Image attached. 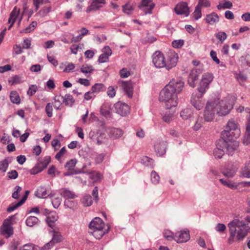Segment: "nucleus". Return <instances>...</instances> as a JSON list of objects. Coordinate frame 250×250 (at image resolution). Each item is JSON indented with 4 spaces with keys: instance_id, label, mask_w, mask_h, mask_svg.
I'll return each mask as SVG.
<instances>
[{
    "instance_id": "obj_1",
    "label": "nucleus",
    "mask_w": 250,
    "mask_h": 250,
    "mask_svg": "<svg viewBox=\"0 0 250 250\" xmlns=\"http://www.w3.org/2000/svg\"><path fill=\"white\" fill-rule=\"evenodd\" d=\"M234 98L228 96L221 101L217 99L208 102L204 112L205 120L208 122L211 121L213 119L215 111L220 115L228 114L234 104Z\"/></svg>"
},
{
    "instance_id": "obj_2",
    "label": "nucleus",
    "mask_w": 250,
    "mask_h": 250,
    "mask_svg": "<svg viewBox=\"0 0 250 250\" xmlns=\"http://www.w3.org/2000/svg\"><path fill=\"white\" fill-rule=\"evenodd\" d=\"M240 134V130L238 128V125L234 121H229L228 123L226 129L222 131L221 137L223 140V143H227L230 142L231 144H228L227 149L229 151L230 150L236 149L239 146V143L235 140Z\"/></svg>"
},
{
    "instance_id": "obj_3",
    "label": "nucleus",
    "mask_w": 250,
    "mask_h": 250,
    "mask_svg": "<svg viewBox=\"0 0 250 250\" xmlns=\"http://www.w3.org/2000/svg\"><path fill=\"white\" fill-rule=\"evenodd\" d=\"M228 227L230 234L228 239L229 244L234 242L235 238L238 241L242 240L248 234V231L245 229V223L238 219H234L230 222Z\"/></svg>"
},
{
    "instance_id": "obj_4",
    "label": "nucleus",
    "mask_w": 250,
    "mask_h": 250,
    "mask_svg": "<svg viewBox=\"0 0 250 250\" xmlns=\"http://www.w3.org/2000/svg\"><path fill=\"white\" fill-rule=\"evenodd\" d=\"M162 90L159 95V100L164 102L165 106L167 109H171L176 107L178 104L177 96L173 93L165 92Z\"/></svg>"
},
{
    "instance_id": "obj_5",
    "label": "nucleus",
    "mask_w": 250,
    "mask_h": 250,
    "mask_svg": "<svg viewBox=\"0 0 250 250\" xmlns=\"http://www.w3.org/2000/svg\"><path fill=\"white\" fill-rule=\"evenodd\" d=\"M15 219V216H11L5 219L0 228V234L8 238L14 233L13 225Z\"/></svg>"
},
{
    "instance_id": "obj_6",
    "label": "nucleus",
    "mask_w": 250,
    "mask_h": 250,
    "mask_svg": "<svg viewBox=\"0 0 250 250\" xmlns=\"http://www.w3.org/2000/svg\"><path fill=\"white\" fill-rule=\"evenodd\" d=\"M214 77L209 72L204 73L200 81L197 90L199 93L203 96L209 88V85L213 81Z\"/></svg>"
},
{
    "instance_id": "obj_7",
    "label": "nucleus",
    "mask_w": 250,
    "mask_h": 250,
    "mask_svg": "<svg viewBox=\"0 0 250 250\" xmlns=\"http://www.w3.org/2000/svg\"><path fill=\"white\" fill-rule=\"evenodd\" d=\"M165 68L169 70L175 67L178 62L179 56L174 51L170 50L165 53Z\"/></svg>"
},
{
    "instance_id": "obj_8",
    "label": "nucleus",
    "mask_w": 250,
    "mask_h": 250,
    "mask_svg": "<svg viewBox=\"0 0 250 250\" xmlns=\"http://www.w3.org/2000/svg\"><path fill=\"white\" fill-rule=\"evenodd\" d=\"M184 87V83L183 82L172 80L163 90L166 91V93H173L177 96L183 90Z\"/></svg>"
},
{
    "instance_id": "obj_9",
    "label": "nucleus",
    "mask_w": 250,
    "mask_h": 250,
    "mask_svg": "<svg viewBox=\"0 0 250 250\" xmlns=\"http://www.w3.org/2000/svg\"><path fill=\"white\" fill-rule=\"evenodd\" d=\"M165 54L159 51H156L153 55L152 62L157 68H165Z\"/></svg>"
},
{
    "instance_id": "obj_10",
    "label": "nucleus",
    "mask_w": 250,
    "mask_h": 250,
    "mask_svg": "<svg viewBox=\"0 0 250 250\" xmlns=\"http://www.w3.org/2000/svg\"><path fill=\"white\" fill-rule=\"evenodd\" d=\"M202 72V69L200 68L193 69L191 71L188 80V83L190 86L192 87L195 86L196 82Z\"/></svg>"
},
{
    "instance_id": "obj_11",
    "label": "nucleus",
    "mask_w": 250,
    "mask_h": 250,
    "mask_svg": "<svg viewBox=\"0 0 250 250\" xmlns=\"http://www.w3.org/2000/svg\"><path fill=\"white\" fill-rule=\"evenodd\" d=\"M129 98H131L133 95V85L130 81H119L117 83Z\"/></svg>"
},
{
    "instance_id": "obj_12",
    "label": "nucleus",
    "mask_w": 250,
    "mask_h": 250,
    "mask_svg": "<svg viewBox=\"0 0 250 250\" xmlns=\"http://www.w3.org/2000/svg\"><path fill=\"white\" fill-rule=\"evenodd\" d=\"M190 238L189 231L188 230H180L176 232L174 235V240L177 243H184Z\"/></svg>"
},
{
    "instance_id": "obj_13",
    "label": "nucleus",
    "mask_w": 250,
    "mask_h": 250,
    "mask_svg": "<svg viewBox=\"0 0 250 250\" xmlns=\"http://www.w3.org/2000/svg\"><path fill=\"white\" fill-rule=\"evenodd\" d=\"M105 225L104 221L99 217H95L89 224L90 230L105 229Z\"/></svg>"
},
{
    "instance_id": "obj_14",
    "label": "nucleus",
    "mask_w": 250,
    "mask_h": 250,
    "mask_svg": "<svg viewBox=\"0 0 250 250\" xmlns=\"http://www.w3.org/2000/svg\"><path fill=\"white\" fill-rule=\"evenodd\" d=\"M114 106L117 113L123 116H125L129 113V107L125 103L118 102L115 104Z\"/></svg>"
},
{
    "instance_id": "obj_15",
    "label": "nucleus",
    "mask_w": 250,
    "mask_h": 250,
    "mask_svg": "<svg viewBox=\"0 0 250 250\" xmlns=\"http://www.w3.org/2000/svg\"><path fill=\"white\" fill-rule=\"evenodd\" d=\"M175 12L179 15H185L188 16L189 13V8L188 4L185 2H181L178 3L175 8Z\"/></svg>"
},
{
    "instance_id": "obj_16",
    "label": "nucleus",
    "mask_w": 250,
    "mask_h": 250,
    "mask_svg": "<svg viewBox=\"0 0 250 250\" xmlns=\"http://www.w3.org/2000/svg\"><path fill=\"white\" fill-rule=\"evenodd\" d=\"M154 7V4L152 0H142L141 4L139 5V7L142 9L146 14L151 13Z\"/></svg>"
},
{
    "instance_id": "obj_17",
    "label": "nucleus",
    "mask_w": 250,
    "mask_h": 250,
    "mask_svg": "<svg viewBox=\"0 0 250 250\" xmlns=\"http://www.w3.org/2000/svg\"><path fill=\"white\" fill-rule=\"evenodd\" d=\"M103 53L100 55L98 62L100 63L106 62L108 61L109 57L112 54V51L109 46L104 47L102 50Z\"/></svg>"
},
{
    "instance_id": "obj_18",
    "label": "nucleus",
    "mask_w": 250,
    "mask_h": 250,
    "mask_svg": "<svg viewBox=\"0 0 250 250\" xmlns=\"http://www.w3.org/2000/svg\"><path fill=\"white\" fill-rule=\"evenodd\" d=\"M59 193L62 197L67 200H72L77 197V195L73 191L66 188L60 189Z\"/></svg>"
},
{
    "instance_id": "obj_19",
    "label": "nucleus",
    "mask_w": 250,
    "mask_h": 250,
    "mask_svg": "<svg viewBox=\"0 0 250 250\" xmlns=\"http://www.w3.org/2000/svg\"><path fill=\"white\" fill-rule=\"evenodd\" d=\"M90 182L93 184L100 182L103 176V174L97 171H91L88 172Z\"/></svg>"
},
{
    "instance_id": "obj_20",
    "label": "nucleus",
    "mask_w": 250,
    "mask_h": 250,
    "mask_svg": "<svg viewBox=\"0 0 250 250\" xmlns=\"http://www.w3.org/2000/svg\"><path fill=\"white\" fill-rule=\"evenodd\" d=\"M58 214L56 212L50 211L48 213L46 218L48 226L52 229L54 228L55 226V223L58 220Z\"/></svg>"
},
{
    "instance_id": "obj_21",
    "label": "nucleus",
    "mask_w": 250,
    "mask_h": 250,
    "mask_svg": "<svg viewBox=\"0 0 250 250\" xmlns=\"http://www.w3.org/2000/svg\"><path fill=\"white\" fill-rule=\"evenodd\" d=\"M62 240L63 237L60 232L54 231L52 240L47 243L45 247H47L48 248H50V247H52L55 243H60L62 242Z\"/></svg>"
},
{
    "instance_id": "obj_22",
    "label": "nucleus",
    "mask_w": 250,
    "mask_h": 250,
    "mask_svg": "<svg viewBox=\"0 0 250 250\" xmlns=\"http://www.w3.org/2000/svg\"><path fill=\"white\" fill-rule=\"evenodd\" d=\"M200 96H193L191 100L192 104L198 110L201 109L204 105V103L202 99L203 96H201L200 94Z\"/></svg>"
},
{
    "instance_id": "obj_23",
    "label": "nucleus",
    "mask_w": 250,
    "mask_h": 250,
    "mask_svg": "<svg viewBox=\"0 0 250 250\" xmlns=\"http://www.w3.org/2000/svg\"><path fill=\"white\" fill-rule=\"evenodd\" d=\"M105 2V0H94L91 5L87 8V12L96 10L103 6Z\"/></svg>"
},
{
    "instance_id": "obj_24",
    "label": "nucleus",
    "mask_w": 250,
    "mask_h": 250,
    "mask_svg": "<svg viewBox=\"0 0 250 250\" xmlns=\"http://www.w3.org/2000/svg\"><path fill=\"white\" fill-rule=\"evenodd\" d=\"M20 13V10L16 7H15L12 11L11 12L10 17L8 20V23H11L10 26L9 28L10 29L15 22L17 17H18Z\"/></svg>"
},
{
    "instance_id": "obj_25",
    "label": "nucleus",
    "mask_w": 250,
    "mask_h": 250,
    "mask_svg": "<svg viewBox=\"0 0 250 250\" xmlns=\"http://www.w3.org/2000/svg\"><path fill=\"white\" fill-rule=\"evenodd\" d=\"M10 100L12 103L17 104H19L21 102L19 93L15 90L11 91L10 94Z\"/></svg>"
},
{
    "instance_id": "obj_26",
    "label": "nucleus",
    "mask_w": 250,
    "mask_h": 250,
    "mask_svg": "<svg viewBox=\"0 0 250 250\" xmlns=\"http://www.w3.org/2000/svg\"><path fill=\"white\" fill-rule=\"evenodd\" d=\"M81 72L85 75L91 74L94 71L92 65L88 64H83L81 67Z\"/></svg>"
},
{
    "instance_id": "obj_27",
    "label": "nucleus",
    "mask_w": 250,
    "mask_h": 250,
    "mask_svg": "<svg viewBox=\"0 0 250 250\" xmlns=\"http://www.w3.org/2000/svg\"><path fill=\"white\" fill-rule=\"evenodd\" d=\"M28 194H29V191L26 190L25 191V195L23 197L22 199L15 205L12 206V207H9L7 208V211L9 212L12 211L14 210V209H15L18 207L21 206L26 200Z\"/></svg>"
},
{
    "instance_id": "obj_28",
    "label": "nucleus",
    "mask_w": 250,
    "mask_h": 250,
    "mask_svg": "<svg viewBox=\"0 0 250 250\" xmlns=\"http://www.w3.org/2000/svg\"><path fill=\"white\" fill-rule=\"evenodd\" d=\"M91 230L92 231L91 233L93 236L97 239H100L107 232L106 229H95Z\"/></svg>"
},
{
    "instance_id": "obj_29",
    "label": "nucleus",
    "mask_w": 250,
    "mask_h": 250,
    "mask_svg": "<svg viewBox=\"0 0 250 250\" xmlns=\"http://www.w3.org/2000/svg\"><path fill=\"white\" fill-rule=\"evenodd\" d=\"M104 85L103 83H95L91 87V90L94 93H98L101 91H104Z\"/></svg>"
},
{
    "instance_id": "obj_30",
    "label": "nucleus",
    "mask_w": 250,
    "mask_h": 250,
    "mask_svg": "<svg viewBox=\"0 0 250 250\" xmlns=\"http://www.w3.org/2000/svg\"><path fill=\"white\" fill-rule=\"evenodd\" d=\"M76 164V160L72 159L67 162L65 165V168L69 171L71 174L73 173L74 167Z\"/></svg>"
},
{
    "instance_id": "obj_31",
    "label": "nucleus",
    "mask_w": 250,
    "mask_h": 250,
    "mask_svg": "<svg viewBox=\"0 0 250 250\" xmlns=\"http://www.w3.org/2000/svg\"><path fill=\"white\" fill-rule=\"evenodd\" d=\"M206 21L209 24H213L218 20V17L216 14L212 13L207 16Z\"/></svg>"
},
{
    "instance_id": "obj_32",
    "label": "nucleus",
    "mask_w": 250,
    "mask_h": 250,
    "mask_svg": "<svg viewBox=\"0 0 250 250\" xmlns=\"http://www.w3.org/2000/svg\"><path fill=\"white\" fill-rule=\"evenodd\" d=\"M63 103H64L66 105L72 106L74 103V100L72 96L69 94H66L64 96Z\"/></svg>"
},
{
    "instance_id": "obj_33",
    "label": "nucleus",
    "mask_w": 250,
    "mask_h": 250,
    "mask_svg": "<svg viewBox=\"0 0 250 250\" xmlns=\"http://www.w3.org/2000/svg\"><path fill=\"white\" fill-rule=\"evenodd\" d=\"M101 113L105 117H110L111 115L110 108L107 105H103L101 109Z\"/></svg>"
},
{
    "instance_id": "obj_34",
    "label": "nucleus",
    "mask_w": 250,
    "mask_h": 250,
    "mask_svg": "<svg viewBox=\"0 0 250 250\" xmlns=\"http://www.w3.org/2000/svg\"><path fill=\"white\" fill-rule=\"evenodd\" d=\"M111 137L117 138L121 136L123 134V131L119 128H113L110 131Z\"/></svg>"
},
{
    "instance_id": "obj_35",
    "label": "nucleus",
    "mask_w": 250,
    "mask_h": 250,
    "mask_svg": "<svg viewBox=\"0 0 250 250\" xmlns=\"http://www.w3.org/2000/svg\"><path fill=\"white\" fill-rule=\"evenodd\" d=\"M63 98L64 97L61 94L57 95L54 97V100L55 103L54 106L56 109H59L62 103H63Z\"/></svg>"
},
{
    "instance_id": "obj_36",
    "label": "nucleus",
    "mask_w": 250,
    "mask_h": 250,
    "mask_svg": "<svg viewBox=\"0 0 250 250\" xmlns=\"http://www.w3.org/2000/svg\"><path fill=\"white\" fill-rule=\"evenodd\" d=\"M76 67L75 64L72 62H68L63 68V72L68 73L74 71Z\"/></svg>"
},
{
    "instance_id": "obj_37",
    "label": "nucleus",
    "mask_w": 250,
    "mask_h": 250,
    "mask_svg": "<svg viewBox=\"0 0 250 250\" xmlns=\"http://www.w3.org/2000/svg\"><path fill=\"white\" fill-rule=\"evenodd\" d=\"M38 221V219L35 216H29L27 218L26 221V223L27 226L32 227L36 225Z\"/></svg>"
},
{
    "instance_id": "obj_38",
    "label": "nucleus",
    "mask_w": 250,
    "mask_h": 250,
    "mask_svg": "<svg viewBox=\"0 0 250 250\" xmlns=\"http://www.w3.org/2000/svg\"><path fill=\"white\" fill-rule=\"evenodd\" d=\"M82 203L85 207L90 206L92 204V198L90 195H86L82 199Z\"/></svg>"
},
{
    "instance_id": "obj_39",
    "label": "nucleus",
    "mask_w": 250,
    "mask_h": 250,
    "mask_svg": "<svg viewBox=\"0 0 250 250\" xmlns=\"http://www.w3.org/2000/svg\"><path fill=\"white\" fill-rule=\"evenodd\" d=\"M21 83V78L20 76L16 75L12 77L8 81V83L11 85H14Z\"/></svg>"
},
{
    "instance_id": "obj_40",
    "label": "nucleus",
    "mask_w": 250,
    "mask_h": 250,
    "mask_svg": "<svg viewBox=\"0 0 250 250\" xmlns=\"http://www.w3.org/2000/svg\"><path fill=\"white\" fill-rule=\"evenodd\" d=\"M134 10L133 5L129 3L123 6V11L125 13L130 14Z\"/></svg>"
},
{
    "instance_id": "obj_41",
    "label": "nucleus",
    "mask_w": 250,
    "mask_h": 250,
    "mask_svg": "<svg viewBox=\"0 0 250 250\" xmlns=\"http://www.w3.org/2000/svg\"><path fill=\"white\" fill-rule=\"evenodd\" d=\"M37 25V23L36 21H33L28 27H26L25 29H24L23 31H21V33H29L31 32V31H33L35 27Z\"/></svg>"
},
{
    "instance_id": "obj_42",
    "label": "nucleus",
    "mask_w": 250,
    "mask_h": 250,
    "mask_svg": "<svg viewBox=\"0 0 250 250\" xmlns=\"http://www.w3.org/2000/svg\"><path fill=\"white\" fill-rule=\"evenodd\" d=\"M43 170V169L42 168V167L40 166V165L39 163H38L34 167H33L30 170V173L32 175H35L41 172Z\"/></svg>"
},
{
    "instance_id": "obj_43",
    "label": "nucleus",
    "mask_w": 250,
    "mask_h": 250,
    "mask_svg": "<svg viewBox=\"0 0 250 250\" xmlns=\"http://www.w3.org/2000/svg\"><path fill=\"white\" fill-rule=\"evenodd\" d=\"M51 161V158L50 156H46L43 159L39 162L38 163L40 165V166L42 167V168L44 169L45 168L47 165L50 163Z\"/></svg>"
},
{
    "instance_id": "obj_44",
    "label": "nucleus",
    "mask_w": 250,
    "mask_h": 250,
    "mask_svg": "<svg viewBox=\"0 0 250 250\" xmlns=\"http://www.w3.org/2000/svg\"><path fill=\"white\" fill-rule=\"evenodd\" d=\"M151 180L154 184H157L159 183L160 177L154 171H152L151 173Z\"/></svg>"
},
{
    "instance_id": "obj_45",
    "label": "nucleus",
    "mask_w": 250,
    "mask_h": 250,
    "mask_svg": "<svg viewBox=\"0 0 250 250\" xmlns=\"http://www.w3.org/2000/svg\"><path fill=\"white\" fill-rule=\"evenodd\" d=\"M34 4L36 7V10H38L41 5H45L49 3L48 0H34Z\"/></svg>"
},
{
    "instance_id": "obj_46",
    "label": "nucleus",
    "mask_w": 250,
    "mask_h": 250,
    "mask_svg": "<svg viewBox=\"0 0 250 250\" xmlns=\"http://www.w3.org/2000/svg\"><path fill=\"white\" fill-rule=\"evenodd\" d=\"M38 89V86L36 85L32 84L30 86L27 91V94L32 96L34 95Z\"/></svg>"
},
{
    "instance_id": "obj_47",
    "label": "nucleus",
    "mask_w": 250,
    "mask_h": 250,
    "mask_svg": "<svg viewBox=\"0 0 250 250\" xmlns=\"http://www.w3.org/2000/svg\"><path fill=\"white\" fill-rule=\"evenodd\" d=\"M37 194L39 197L45 198L48 195V191L44 188H41L38 190Z\"/></svg>"
},
{
    "instance_id": "obj_48",
    "label": "nucleus",
    "mask_w": 250,
    "mask_h": 250,
    "mask_svg": "<svg viewBox=\"0 0 250 250\" xmlns=\"http://www.w3.org/2000/svg\"><path fill=\"white\" fill-rule=\"evenodd\" d=\"M164 237L168 240H174V236L173 233L169 230L166 229L164 232Z\"/></svg>"
},
{
    "instance_id": "obj_49",
    "label": "nucleus",
    "mask_w": 250,
    "mask_h": 250,
    "mask_svg": "<svg viewBox=\"0 0 250 250\" xmlns=\"http://www.w3.org/2000/svg\"><path fill=\"white\" fill-rule=\"evenodd\" d=\"M8 162L7 160L4 159V160L0 162V170L3 172H5L8 167Z\"/></svg>"
},
{
    "instance_id": "obj_50",
    "label": "nucleus",
    "mask_w": 250,
    "mask_h": 250,
    "mask_svg": "<svg viewBox=\"0 0 250 250\" xmlns=\"http://www.w3.org/2000/svg\"><path fill=\"white\" fill-rule=\"evenodd\" d=\"M60 173L58 171L54 166H51L48 170V174L50 175L52 177L55 176L56 174H59Z\"/></svg>"
},
{
    "instance_id": "obj_51",
    "label": "nucleus",
    "mask_w": 250,
    "mask_h": 250,
    "mask_svg": "<svg viewBox=\"0 0 250 250\" xmlns=\"http://www.w3.org/2000/svg\"><path fill=\"white\" fill-rule=\"evenodd\" d=\"M53 107L51 103H48L45 107V112L48 117L52 116Z\"/></svg>"
},
{
    "instance_id": "obj_52",
    "label": "nucleus",
    "mask_w": 250,
    "mask_h": 250,
    "mask_svg": "<svg viewBox=\"0 0 250 250\" xmlns=\"http://www.w3.org/2000/svg\"><path fill=\"white\" fill-rule=\"evenodd\" d=\"M201 8L202 7H208L210 5V1L208 0H199L197 5Z\"/></svg>"
},
{
    "instance_id": "obj_53",
    "label": "nucleus",
    "mask_w": 250,
    "mask_h": 250,
    "mask_svg": "<svg viewBox=\"0 0 250 250\" xmlns=\"http://www.w3.org/2000/svg\"><path fill=\"white\" fill-rule=\"evenodd\" d=\"M224 154V151L223 149L217 147L214 150V155L217 158H221Z\"/></svg>"
},
{
    "instance_id": "obj_54",
    "label": "nucleus",
    "mask_w": 250,
    "mask_h": 250,
    "mask_svg": "<svg viewBox=\"0 0 250 250\" xmlns=\"http://www.w3.org/2000/svg\"><path fill=\"white\" fill-rule=\"evenodd\" d=\"M155 149L157 151V153L159 156H162L165 153V150L164 149L163 147L160 144H157L155 146Z\"/></svg>"
},
{
    "instance_id": "obj_55",
    "label": "nucleus",
    "mask_w": 250,
    "mask_h": 250,
    "mask_svg": "<svg viewBox=\"0 0 250 250\" xmlns=\"http://www.w3.org/2000/svg\"><path fill=\"white\" fill-rule=\"evenodd\" d=\"M201 8L198 5L196 6L194 12L193 13V17L195 20H197L201 17Z\"/></svg>"
},
{
    "instance_id": "obj_56",
    "label": "nucleus",
    "mask_w": 250,
    "mask_h": 250,
    "mask_svg": "<svg viewBox=\"0 0 250 250\" xmlns=\"http://www.w3.org/2000/svg\"><path fill=\"white\" fill-rule=\"evenodd\" d=\"M120 77L122 78H127L130 75V72L127 68H123L119 72Z\"/></svg>"
},
{
    "instance_id": "obj_57",
    "label": "nucleus",
    "mask_w": 250,
    "mask_h": 250,
    "mask_svg": "<svg viewBox=\"0 0 250 250\" xmlns=\"http://www.w3.org/2000/svg\"><path fill=\"white\" fill-rule=\"evenodd\" d=\"M227 34L224 32H219L216 35V37L221 42H223L227 38Z\"/></svg>"
},
{
    "instance_id": "obj_58",
    "label": "nucleus",
    "mask_w": 250,
    "mask_h": 250,
    "mask_svg": "<svg viewBox=\"0 0 250 250\" xmlns=\"http://www.w3.org/2000/svg\"><path fill=\"white\" fill-rule=\"evenodd\" d=\"M184 44V41L182 40H175L172 42V45L174 48H179Z\"/></svg>"
},
{
    "instance_id": "obj_59",
    "label": "nucleus",
    "mask_w": 250,
    "mask_h": 250,
    "mask_svg": "<svg viewBox=\"0 0 250 250\" xmlns=\"http://www.w3.org/2000/svg\"><path fill=\"white\" fill-rule=\"evenodd\" d=\"M107 93L108 96L110 97H114L116 95L115 88L112 86H109L107 88Z\"/></svg>"
},
{
    "instance_id": "obj_60",
    "label": "nucleus",
    "mask_w": 250,
    "mask_h": 250,
    "mask_svg": "<svg viewBox=\"0 0 250 250\" xmlns=\"http://www.w3.org/2000/svg\"><path fill=\"white\" fill-rule=\"evenodd\" d=\"M66 150L65 147H63L56 155L55 158L58 160H60L61 158L66 153Z\"/></svg>"
},
{
    "instance_id": "obj_61",
    "label": "nucleus",
    "mask_w": 250,
    "mask_h": 250,
    "mask_svg": "<svg viewBox=\"0 0 250 250\" xmlns=\"http://www.w3.org/2000/svg\"><path fill=\"white\" fill-rule=\"evenodd\" d=\"M51 10V6L50 4V2L46 3L44 5L43 8L41 10V12H42L43 14H47Z\"/></svg>"
},
{
    "instance_id": "obj_62",
    "label": "nucleus",
    "mask_w": 250,
    "mask_h": 250,
    "mask_svg": "<svg viewBox=\"0 0 250 250\" xmlns=\"http://www.w3.org/2000/svg\"><path fill=\"white\" fill-rule=\"evenodd\" d=\"M232 6V3L229 1H225L224 2L222 3H220L218 5V8H219V7L220 8H230Z\"/></svg>"
},
{
    "instance_id": "obj_63",
    "label": "nucleus",
    "mask_w": 250,
    "mask_h": 250,
    "mask_svg": "<svg viewBox=\"0 0 250 250\" xmlns=\"http://www.w3.org/2000/svg\"><path fill=\"white\" fill-rule=\"evenodd\" d=\"M7 175L9 179H15L18 177V173L16 170H12L8 172Z\"/></svg>"
},
{
    "instance_id": "obj_64",
    "label": "nucleus",
    "mask_w": 250,
    "mask_h": 250,
    "mask_svg": "<svg viewBox=\"0 0 250 250\" xmlns=\"http://www.w3.org/2000/svg\"><path fill=\"white\" fill-rule=\"evenodd\" d=\"M16 190L12 194V197L15 199H18L19 197V193L21 191V188L19 186H16L15 188Z\"/></svg>"
}]
</instances>
